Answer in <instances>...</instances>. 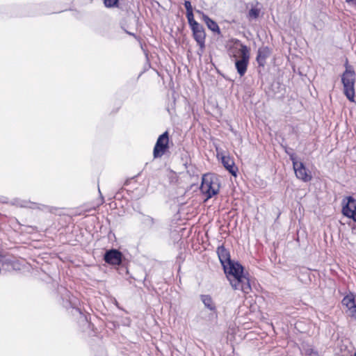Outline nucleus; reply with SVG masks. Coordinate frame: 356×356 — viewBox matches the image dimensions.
I'll return each mask as SVG.
<instances>
[{"mask_svg": "<svg viewBox=\"0 0 356 356\" xmlns=\"http://www.w3.org/2000/svg\"><path fill=\"white\" fill-rule=\"evenodd\" d=\"M197 13L200 15V19L206 24L209 30L218 35L220 34L221 32L219 26L215 21L200 10H197Z\"/></svg>", "mask_w": 356, "mask_h": 356, "instance_id": "10", "label": "nucleus"}, {"mask_svg": "<svg viewBox=\"0 0 356 356\" xmlns=\"http://www.w3.org/2000/svg\"><path fill=\"white\" fill-rule=\"evenodd\" d=\"M348 3H350L356 7V0H346Z\"/></svg>", "mask_w": 356, "mask_h": 356, "instance_id": "20", "label": "nucleus"}, {"mask_svg": "<svg viewBox=\"0 0 356 356\" xmlns=\"http://www.w3.org/2000/svg\"><path fill=\"white\" fill-rule=\"evenodd\" d=\"M143 220L147 225L151 226L154 223V219L150 216H146Z\"/></svg>", "mask_w": 356, "mask_h": 356, "instance_id": "19", "label": "nucleus"}, {"mask_svg": "<svg viewBox=\"0 0 356 356\" xmlns=\"http://www.w3.org/2000/svg\"><path fill=\"white\" fill-rule=\"evenodd\" d=\"M104 260L108 264L118 265L121 263L122 254L118 250H111L106 252Z\"/></svg>", "mask_w": 356, "mask_h": 356, "instance_id": "11", "label": "nucleus"}, {"mask_svg": "<svg viewBox=\"0 0 356 356\" xmlns=\"http://www.w3.org/2000/svg\"><path fill=\"white\" fill-rule=\"evenodd\" d=\"M270 54V50L267 47L259 48L257 56V61L260 66H264L267 58Z\"/></svg>", "mask_w": 356, "mask_h": 356, "instance_id": "13", "label": "nucleus"}, {"mask_svg": "<svg viewBox=\"0 0 356 356\" xmlns=\"http://www.w3.org/2000/svg\"><path fill=\"white\" fill-rule=\"evenodd\" d=\"M192 30L193 36L200 49L203 50L205 47L206 33L204 27L195 19L188 22Z\"/></svg>", "mask_w": 356, "mask_h": 356, "instance_id": "5", "label": "nucleus"}, {"mask_svg": "<svg viewBox=\"0 0 356 356\" xmlns=\"http://www.w3.org/2000/svg\"><path fill=\"white\" fill-rule=\"evenodd\" d=\"M221 161L223 166L234 176L236 175L237 168L234 165V160L229 156H222Z\"/></svg>", "mask_w": 356, "mask_h": 356, "instance_id": "14", "label": "nucleus"}, {"mask_svg": "<svg viewBox=\"0 0 356 356\" xmlns=\"http://www.w3.org/2000/svg\"><path fill=\"white\" fill-rule=\"evenodd\" d=\"M290 159L292 161L296 177L304 182L311 181L312 179L311 172L306 168L303 163L298 162L293 154H290Z\"/></svg>", "mask_w": 356, "mask_h": 356, "instance_id": "4", "label": "nucleus"}, {"mask_svg": "<svg viewBox=\"0 0 356 356\" xmlns=\"http://www.w3.org/2000/svg\"><path fill=\"white\" fill-rule=\"evenodd\" d=\"M184 6L186 10V18L188 19V22L194 19L191 3L189 1H185Z\"/></svg>", "mask_w": 356, "mask_h": 356, "instance_id": "16", "label": "nucleus"}, {"mask_svg": "<svg viewBox=\"0 0 356 356\" xmlns=\"http://www.w3.org/2000/svg\"><path fill=\"white\" fill-rule=\"evenodd\" d=\"M201 300L203 302L204 305L211 311L216 310V305L213 301L212 298L209 295H202Z\"/></svg>", "mask_w": 356, "mask_h": 356, "instance_id": "15", "label": "nucleus"}, {"mask_svg": "<svg viewBox=\"0 0 356 356\" xmlns=\"http://www.w3.org/2000/svg\"><path fill=\"white\" fill-rule=\"evenodd\" d=\"M119 0H104L106 7L112 8L118 6Z\"/></svg>", "mask_w": 356, "mask_h": 356, "instance_id": "18", "label": "nucleus"}, {"mask_svg": "<svg viewBox=\"0 0 356 356\" xmlns=\"http://www.w3.org/2000/svg\"><path fill=\"white\" fill-rule=\"evenodd\" d=\"M169 137L168 131L160 135L153 150L154 158H161L168 149Z\"/></svg>", "mask_w": 356, "mask_h": 356, "instance_id": "7", "label": "nucleus"}, {"mask_svg": "<svg viewBox=\"0 0 356 356\" xmlns=\"http://www.w3.org/2000/svg\"><path fill=\"white\" fill-rule=\"evenodd\" d=\"M220 188L219 178L213 174L203 175L200 186V191L206 196V199L211 198L218 194Z\"/></svg>", "mask_w": 356, "mask_h": 356, "instance_id": "3", "label": "nucleus"}, {"mask_svg": "<svg viewBox=\"0 0 356 356\" xmlns=\"http://www.w3.org/2000/svg\"><path fill=\"white\" fill-rule=\"evenodd\" d=\"M217 254L232 287L234 290L248 293L251 291V286L249 278L243 271V267L231 260L229 252L224 246L218 248Z\"/></svg>", "mask_w": 356, "mask_h": 356, "instance_id": "1", "label": "nucleus"}, {"mask_svg": "<svg viewBox=\"0 0 356 356\" xmlns=\"http://www.w3.org/2000/svg\"><path fill=\"white\" fill-rule=\"evenodd\" d=\"M243 55V58L235 60V67L241 76L245 74L250 60V56L245 55L244 54Z\"/></svg>", "mask_w": 356, "mask_h": 356, "instance_id": "12", "label": "nucleus"}, {"mask_svg": "<svg viewBox=\"0 0 356 356\" xmlns=\"http://www.w3.org/2000/svg\"><path fill=\"white\" fill-rule=\"evenodd\" d=\"M341 304L346 308L347 315L356 319V295L349 293L343 297Z\"/></svg>", "mask_w": 356, "mask_h": 356, "instance_id": "9", "label": "nucleus"}, {"mask_svg": "<svg viewBox=\"0 0 356 356\" xmlns=\"http://www.w3.org/2000/svg\"><path fill=\"white\" fill-rule=\"evenodd\" d=\"M342 213L356 222V200L352 196L345 197L341 202Z\"/></svg>", "mask_w": 356, "mask_h": 356, "instance_id": "8", "label": "nucleus"}, {"mask_svg": "<svg viewBox=\"0 0 356 356\" xmlns=\"http://www.w3.org/2000/svg\"><path fill=\"white\" fill-rule=\"evenodd\" d=\"M260 9L257 8H252L248 13V17L252 19H256L259 17Z\"/></svg>", "mask_w": 356, "mask_h": 356, "instance_id": "17", "label": "nucleus"}, {"mask_svg": "<svg viewBox=\"0 0 356 356\" xmlns=\"http://www.w3.org/2000/svg\"><path fill=\"white\" fill-rule=\"evenodd\" d=\"M229 47V54L235 60L243 57L245 55L250 56V49L248 47L243 44L240 40L234 39L232 40Z\"/></svg>", "mask_w": 356, "mask_h": 356, "instance_id": "6", "label": "nucleus"}, {"mask_svg": "<svg viewBox=\"0 0 356 356\" xmlns=\"http://www.w3.org/2000/svg\"><path fill=\"white\" fill-rule=\"evenodd\" d=\"M345 67L346 70L341 76L343 92L348 100L355 102V72L348 61H346Z\"/></svg>", "mask_w": 356, "mask_h": 356, "instance_id": "2", "label": "nucleus"}]
</instances>
